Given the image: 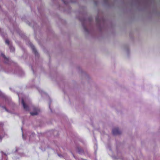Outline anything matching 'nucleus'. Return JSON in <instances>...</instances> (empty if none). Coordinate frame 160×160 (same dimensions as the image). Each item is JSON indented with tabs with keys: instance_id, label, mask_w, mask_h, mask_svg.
Instances as JSON below:
<instances>
[{
	"instance_id": "obj_1",
	"label": "nucleus",
	"mask_w": 160,
	"mask_h": 160,
	"mask_svg": "<svg viewBox=\"0 0 160 160\" xmlns=\"http://www.w3.org/2000/svg\"><path fill=\"white\" fill-rule=\"evenodd\" d=\"M112 133L113 135H116L121 134V132L118 128H114L112 129Z\"/></svg>"
},
{
	"instance_id": "obj_2",
	"label": "nucleus",
	"mask_w": 160,
	"mask_h": 160,
	"mask_svg": "<svg viewBox=\"0 0 160 160\" xmlns=\"http://www.w3.org/2000/svg\"><path fill=\"white\" fill-rule=\"evenodd\" d=\"M33 109L34 111V112H30L31 115L32 116L37 115L38 114V112L39 111V109L37 108H33Z\"/></svg>"
},
{
	"instance_id": "obj_3",
	"label": "nucleus",
	"mask_w": 160,
	"mask_h": 160,
	"mask_svg": "<svg viewBox=\"0 0 160 160\" xmlns=\"http://www.w3.org/2000/svg\"><path fill=\"white\" fill-rule=\"evenodd\" d=\"M22 103L23 105L24 109L26 111H28L29 110L28 106L25 104L23 99L22 100Z\"/></svg>"
},
{
	"instance_id": "obj_4",
	"label": "nucleus",
	"mask_w": 160,
	"mask_h": 160,
	"mask_svg": "<svg viewBox=\"0 0 160 160\" xmlns=\"http://www.w3.org/2000/svg\"><path fill=\"white\" fill-rule=\"evenodd\" d=\"M29 44L30 47H31L32 49L33 52H34V53L36 55L37 54V52L36 50L35 49L34 46L32 44L31 42L29 43Z\"/></svg>"
},
{
	"instance_id": "obj_5",
	"label": "nucleus",
	"mask_w": 160,
	"mask_h": 160,
	"mask_svg": "<svg viewBox=\"0 0 160 160\" xmlns=\"http://www.w3.org/2000/svg\"><path fill=\"white\" fill-rule=\"evenodd\" d=\"M10 48L11 52H13L15 50L14 48L13 47L11 46H10Z\"/></svg>"
},
{
	"instance_id": "obj_6",
	"label": "nucleus",
	"mask_w": 160,
	"mask_h": 160,
	"mask_svg": "<svg viewBox=\"0 0 160 160\" xmlns=\"http://www.w3.org/2000/svg\"><path fill=\"white\" fill-rule=\"evenodd\" d=\"M5 43L6 44L9 45V41L8 40L6 39L5 40Z\"/></svg>"
},
{
	"instance_id": "obj_7",
	"label": "nucleus",
	"mask_w": 160,
	"mask_h": 160,
	"mask_svg": "<svg viewBox=\"0 0 160 160\" xmlns=\"http://www.w3.org/2000/svg\"><path fill=\"white\" fill-rule=\"evenodd\" d=\"M1 56L5 58H6V57H5V56L3 54H2Z\"/></svg>"
},
{
	"instance_id": "obj_8",
	"label": "nucleus",
	"mask_w": 160,
	"mask_h": 160,
	"mask_svg": "<svg viewBox=\"0 0 160 160\" xmlns=\"http://www.w3.org/2000/svg\"><path fill=\"white\" fill-rule=\"evenodd\" d=\"M1 140H2V138H1L0 137V141Z\"/></svg>"
}]
</instances>
